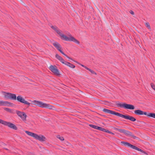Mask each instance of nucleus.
I'll list each match as a JSON object with an SVG mask.
<instances>
[{
	"label": "nucleus",
	"instance_id": "1",
	"mask_svg": "<svg viewBox=\"0 0 155 155\" xmlns=\"http://www.w3.org/2000/svg\"><path fill=\"white\" fill-rule=\"evenodd\" d=\"M103 112L108 114H110L118 117H121L126 119L129 120L132 122H134L136 119L133 116L127 114H123L115 111L108 110L107 109H104L102 110Z\"/></svg>",
	"mask_w": 155,
	"mask_h": 155
},
{
	"label": "nucleus",
	"instance_id": "2",
	"mask_svg": "<svg viewBox=\"0 0 155 155\" xmlns=\"http://www.w3.org/2000/svg\"><path fill=\"white\" fill-rule=\"evenodd\" d=\"M101 104L113 107V106H117V107H134V105L131 104H127L125 103H120L119 102H112L110 103L107 101H102Z\"/></svg>",
	"mask_w": 155,
	"mask_h": 155
},
{
	"label": "nucleus",
	"instance_id": "3",
	"mask_svg": "<svg viewBox=\"0 0 155 155\" xmlns=\"http://www.w3.org/2000/svg\"><path fill=\"white\" fill-rule=\"evenodd\" d=\"M59 35L60 36L61 38L63 40L65 41H72L78 45L80 43L79 42L73 37L71 34L68 35L69 37H68L65 35L62 34L61 32Z\"/></svg>",
	"mask_w": 155,
	"mask_h": 155
},
{
	"label": "nucleus",
	"instance_id": "4",
	"mask_svg": "<svg viewBox=\"0 0 155 155\" xmlns=\"http://www.w3.org/2000/svg\"><path fill=\"white\" fill-rule=\"evenodd\" d=\"M114 129L118 131L119 132L124 134L126 136H130L132 137L133 139H134L139 140V138L136 136L134 135L131 132L127 130L124 129L118 128H115Z\"/></svg>",
	"mask_w": 155,
	"mask_h": 155
},
{
	"label": "nucleus",
	"instance_id": "5",
	"mask_svg": "<svg viewBox=\"0 0 155 155\" xmlns=\"http://www.w3.org/2000/svg\"><path fill=\"white\" fill-rule=\"evenodd\" d=\"M121 143L123 144L125 146H127L129 147H130L132 149H135L137 151H140L147 155L148 154L145 151H144L142 150V149L137 147L136 146L132 145L130 143L125 141H122L121 142Z\"/></svg>",
	"mask_w": 155,
	"mask_h": 155
},
{
	"label": "nucleus",
	"instance_id": "6",
	"mask_svg": "<svg viewBox=\"0 0 155 155\" xmlns=\"http://www.w3.org/2000/svg\"><path fill=\"white\" fill-rule=\"evenodd\" d=\"M0 123L4 125L7 126L15 130H17L18 129V128L16 125L11 122L5 121L0 119Z\"/></svg>",
	"mask_w": 155,
	"mask_h": 155
},
{
	"label": "nucleus",
	"instance_id": "7",
	"mask_svg": "<svg viewBox=\"0 0 155 155\" xmlns=\"http://www.w3.org/2000/svg\"><path fill=\"white\" fill-rule=\"evenodd\" d=\"M53 45L56 48V49L62 54L64 55L65 57H67L69 59L72 60V58H70V57H68L61 50L62 47L60 45L58 42L55 41L53 43Z\"/></svg>",
	"mask_w": 155,
	"mask_h": 155
},
{
	"label": "nucleus",
	"instance_id": "8",
	"mask_svg": "<svg viewBox=\"0 0 155 155\" xmlns=\"http://www.w3.org/2000/svg\"><path fill=\"white\" fill-rule=\"evenodd\" d=\"M3 95L5 98L11 100H15L16 99V97L15 94L10 93L3 92Z\"/></svg>",
	"mask_w": 155,
	"mask_h": 155
},
{
	"label": "nucleus",
	"instance_id": "9",
	"mask_svg": "<svg viewBox=\"0 0 155 155\" xmlns=\"http://www.w3.org/2000/svg\"><path fill=\"white\" fill-rule=\"evenodd\" d=\"M31 104L39 107H52V106L50 105L49 104L44 103L42 102L36 100L32 101Z\"/></svg>",
	"mask_w": 155,
	"mask_h": 155
},
{
	"label": "nucleus",
	"instance_id": "10",
	"mask_svg": "<svg viewBox=\"0 0 155 155\" xmlns=\"http://www.w3.org/2000/svg\"><path fill=\"white\" fill-rule=\"evenodd\" d=\"M49 69L54 74L57 76H60V74L59 70L55 65H50L49 67Z\"/></svg>",
	"mask_w": 155,
	"mask_h": 155
},
{
	"label": "nucleus",
	"instance_id": "11",
	"mask_svg": "<svg viewBox=\"0 0 155 155\" xmlns=\"http://www.w3.org/2000/svg\"><path fill=\"white\" fill-rule=\"evenodd\" d=\"M16 113L17 115L19 117L23 120H26L27 117L26 114L23 112H21L17 110H15V113Z\"/></svg>",
	"mask_w": 155,
	"mask_h": 155
},
{
	"label": "nucleus",
	"instance_id": "12",
	"mask_svg": "<svg viewBox=\"0 0 155 155\" xmlns=\"http://www.w3.org/2000/svg\"><path fill=\"white\" fill-rule=\"evenodd\" d=\"M35 139L39 140L41 142H44L47 140L46 138L44 136L41 135H38L36 134Z\"/></svg>",
	"mask_w": 155,
	"mask_h": 155
},
{
	"label": "nucleus",
	"instance_id": "13",
	"mask_svg": "<svg viewBox=\"0 0 155 155\" xmlns=\"http://www.w3.org/2000/svg\"><path fill=\"white\" fill-rule=\"evenodd\" d=\"M17 100L21 103L27 104L28 106H30V103L27 101H25V99L22 98L21 96H18L16 97Z\"/></svg>",
	"mask_w": 155,
	"mask_h": 155
},
{
	"label": "nucleus",
	"instance_id": "14",
	"mask_svg": "<svg viewBox=\"0 0 155 155\" xmlns=\"http://www.w3.org/2000/svg\"><path fill=\"white\" fill-rule=\"evenodd\" d=\"M0 106L12 107L13 106V103L7 101H0Z\"/></svg>",
	"mask_w": 155,
	"mask_h": 155
},
{
	"label": "nucleus",
	"instance_id": "15",
	"mask_svg": "<svg viewBox=\"0 0 155 155\" xmlns=\"http://www.w3.org/2000/svg\"><path fill=\"white\" fill-rule=\"evenodd\" d=\"M134 114L137 115H146V111H143L139 110H134Z\"/></svg>",
	"mask_w": 155,
	"mask_h": 155
},
{
	"label": "nucleus",
	"instance_id": "16",
	"mask_svg": "<svg viewBox=\"0 0 155 155\" xmlns=\"http://www.w3.org/2000/svg\"><path fill=\"white\" fill-rule=\"evenodd\" d=\"M146 116L148 118L155 119V113H154L146 112Z\"/></svg>",
	"mask_w": 155,
	"mask_h": 155
},
{
	"label": "nucleus",
	"instance_id": "17",
	"mask_svg": "<svg viewBox=\"0 0 155 155\" xmlns=\"http://www.w3.org/2000/svg\"><path fill=\"white\" fill-rule=\"evenodd\" d=\"M89 125L90 127H91L93 128H94L95 129L98 130H99L101 131H103V130L104 129V128H103L102 127H98V126L95 125L93 124H90Z\"/></svg>",
	"mask_w": 155,
	"mask_h": 155
},
{
	"label": "nucleus",
	"instance_id": "18",
	"mask_svg": "<svg viewBox=\"0 0 155 155\" xmlns=\"http://www.w3.org/2000/svg\"><path fill=\"white\" fill-rule=\"evenodd\" d=\"M55 57L56 58L58 59L61 63L64 64L66 61L60 56H59L58 54H56L55 55Z\"/></svg>",
	"mask_w": 155,
	"mask_h": 155
},
{
	"label": "nucleus",
	"instance_id": "19",
	"mask_svg": "<svg viewBox=\"0 0 155 155\" xmlns=\"http://www.w3.org/2000/svg\"><path fill=\"white\" fill-rule=\"evenodd\" d=\"M4 110L7 112L12 114H15V110H14L11 109L6 107H4Z\"/></svg>",
	"mask_w": 155,
	"mask_h": 155
},
{
	"label": "nucleus",
	"instance_id": "20",
	"mask_svg": "<svg viewBox=\"0 0 155 155\" xmlns=\"http://www.w3.org/2000/svg\"><path fill=\"white\" fill-rule=\"evenodd\" d=\"M51 27L56 31L58 35L61 32V30L58 29V27L56 26H51Z\"/></svg>",
	"mask_w": 155,
	"mask_h": 155
},
{
	"label": "nucleus",
	"instance_id": "21",
	"mask_svg": "<svg viewBox=\"0 0 155 155\" xmlns=\"http://www.w3.org/2000/svg\"><path fill=\"white\" fill-rule=\"evenodd\" d=\"M25 132L28 135L33 137L35 138L36 134L32 133L31 132H29L28 131H25Z\"/></svg>",
	"mask_w": 155,
	"mask_h": 155
},
{
	"label": "nucleus",
	"instance_id": "22",
	"mask_svg": "<svg viewBox=\"0 0 155 155\" xmlns=\"http://www.w3.org/2000/svg\"><path fill=\"white\" fill-rule=\"evenodd\" d=\"M64 64L72 68H74L75 67L74 64L66 61L65 62Z\"/></svg>",
	"mask_w": 155,
	"mask_h": 155
},
{
	"label": "nucleus",
	"instance_id": "23",
	"mask_svg": "<svg viewBox=\"0 0 155 155\" xmlns=\"http://www.w3.org/2000/svg\"><path fill=\"white\" fill-rule=\"evenodd\" d=\"M103 132H106V133H108L109 134H111L113 135H114V134L113 132H112L110 131H109L108 130H107L106 129H105L104 128V129L102 131Z\"/></svg>",
	"mask_w": 155,
	"mask_h": 155
},
{
	"label": "nucleus",
	"instance_id": "24",
	"mask_svg": "<svg viewBox=\"0 0 155 155\" xmlns=\"http://www.w3.org/2000/svg\"><path fill=\"white\" fill-rule=\"evenodd\" d=\"M145 25L146 27L147 28L150 30H151V28L150 26V25L149 23L148 22H146L145 23Z\"/></svg>",
	"mask_w": 155,
	"mask_h": 155
},
{
	"label": "nucleus",
	"instance_id": "25",
	"mask_svg": "<svg viewBox=\"0 0 155 155\" xmlns=\"http://www.w3.org/2000/svg\"><path fill=\"white\" fill-rule=\"evenodd\" d=\"M44 108H46L50 110H55L57 111V110H56V109L55 108V107H44Z\"/></svg>",
	"mask_w": 155,
	"mask_h": 155
},
{
	"label": "nucleus",
	"instance_id": "26",
	"mask_svg": "<svg viewBox=\"0 0 155 155\" xmlns=\"http://www.w3.org/2000/svg\"><path fill=\"white\" fill-rule=\"evenodd\" d=\"M57 137L61 141L64 140V138L63 137H61L60 135H58L57 136Z\"/></svg>",
	"mask_w": 155,
	"mask_h": 155
},
{
	"label": "nucleus",
	"instance_id": "27",
	"mask_svg": "<svg viewBox=\"0 0 155 155\" xmlns=\"http://www.w3.org/2000/svg\"><path fill=\"white\" fill-rule=\"evenodd\" d=\"M122 108H124L127 109H130V110H134L135 109V107H121Z\"/></svg>",
	"mask_w": 155,
	"mask_h": 155
},
{
	"label": "nucleus",
	"instance_id": "28",
	"mask_svg": "<svg viewBox=\"0 0 155 155\" xmlns=\"http://www.w3.org/2000/svg\"><path fill=\"white\" fill-rule=\"evenodd\" d=\"M151 86L152 89L155 91V85L153 83H151Z\"/></svg>",
	"mask_w": 155,
	"mask_h": 155
},
{
	"label": "nucleus",
	"instance_id": "29",
	"mask_svg": "<svg viewBox=\"0 0 155 155\" xmlns=\"http://www.w3.org/2000/svg\"><path fill=\"white\" fill-rule=\"evenodd\" d=\"M88 71H90L92 74H96V73L94 71H93L90 69H89Z\"/></svg>",
	"mask_w": 155,
	"mask_h": 155
},
{
	"label": "nucleus",
	"instance_id": "30",
	"mask_svg": "<svg viewBox=\"0 0 155 155\" xmlns=\"http://www.w3.org/2000/svg\"><path fill=\"white\" fill-rule=\"evenodd\" d=\"M130 13L132 15H134V12L132 10H130Z\"/></svg>",
	"mask_w": 155,
	"mask_h": 155
},
{
	"label": "nucleus",
	"instance_id": "31",
	"mask_svg": "<svg viewBox=\"0 0 155 155\" xmlns=\"http://www.w3.org/2000/svg\"><path fill=\"white\" fill-rule=\"evenodd\" d=\"M84 68L86 69H87V70H88L89 69V68H88L87 67H86V66H85L84 67Z\"/></svg>",
	"mask_w": 155,
	"mask_h": 155
},
{
	"label": "nucleus",
	"instance_id": "32",
	"mask_svg": "<svg viewBox=\"0 0 155 155\" xmlns=\"http://www.w3.org/2000/svg\"><path fill=\"white\" fill-rule=\"evenodd\" d=\"M89 105H85L86 106H90L91 107H92V104H88Z\"/></svg>",
	"mask_w": 155,
	"mask_h": 155
},
{
	"label": "nucleus",
	"instance_id": "33",
	"mask_svg": "<svg viewBox=\"0 0 155 155\" xmlns=\"http://www.w3.org/2000/svg\"><path fill=\"white\" fill-rule=\"evenodd\" d=\"M3 148L4 149H5V150H8L7 148Z\"/></svg>",
	"mask_w": 155,
	"mask_h": 155
},
{
	"label": "nucleus",
	"instance_id": "34",
	"mask_svg": "<svg viewBox=\"0 0 155 155\" xmlns=\"http://www.w3.org/2000/svg\"><path fill=\"white\" fill-rule=\"evenodd\" d=\"M2 145H3V146H5V145H6V144L5 143H3L2 144Z\"/></svg>",
	"mask_w": 155,
	"mask_h": 155
},
{
	"label": "nucleus",
	"instance_id": "35",
	"mask_svg": "<svg viewBox=\"0 0 155 155\" xmlns=\"http://www.w3.org/2000/svg\"><path fill=\"white\" fill-rule=\"evenodd\" d=\"M81 65L82 66V67H84H84H85V66H84V65H82V64H81Z\"/></svg>",
	"mask_w": 155,
	"mask_h": 155
},
{
	"label": "nucleus",
	"instance_id": "36",
	"mask_svg": "<svg viewBox=\"0 0 155 155\" xmlns=\"http://www.w3.org/2000/svg\"><path fill=\"white\" fill-rule=\"evenodd\" d=\"M104 117H106V116L105 115H102Z\"/></svg>",
	"mask_w": 155,
	"mask_h": 155
},
{
	"label": "nucleus",
	"instance_id": "37",
	"mask_svg": "<svg viewBox=\"0 0 155 155\" xmlns=\"http://www.w3.org/2000/svg\"><path fill=\"white\" fill-rule=\"evenodd\" d=\"M137 121H138V122H141V121H140V120H137Z\"/></svg>",
	"mask_w": 155,
	"mask_h": 155
},
{
	"label": "nucleus",
	"instance_id": "38",
	"mask_svg": "<svg viewBox=\"0 0 155 155\" xmlns=\"http://www.w3.org/2000/svg\"><path fill=\"white\" fill-rule=\"evenodd\" d=\"M65 108L66 109H67V108H66V107H65Z\"/></svg>",
	"mask_w": 155,
	"mask_h": 155
}]
</instances>
